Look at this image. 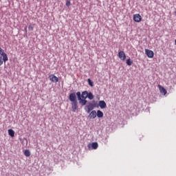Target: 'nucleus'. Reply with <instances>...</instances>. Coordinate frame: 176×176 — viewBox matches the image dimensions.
Returning a JSON list of instances; mask_svg holds the SVG:
<instances>
[{
  "instance_id": "f257e3e1",
  "label": "nucleus",
  "mask_w": 176,
  "mask_h": 176,
  "mask_svg": "<svg viewBox=\"0 0 176 176\" xmlns=\"http://www.w3.org/2000/svg\"><path fill=\"white\" fill-rule=\"evenodd\" d=\"M68 100L71 102L72 111L73 112H76L79 108L76 94L75 92L70 93L68 97Z\"/></svg>"
},
{
  "instance_id": "f03ea898",
  "label": "nucleus",
  "mask_w": 176,
  "mask_h": 176,
  "mask_svg": "<svg viewBox=\"0 0 176 176\" xmlns=\"http://www.w3.org/2000/svg\"><path fill=\"white\" fill-rule=\"evenodd\" d=\"M9 58H8V54L5 53V51L2 50V48L0 47V66L2 65V64H6V61H8Z\"/></svg>"
},
{
  "instance_id": "7ed1b4c3",
  "label": "nucleus",
  "mask_w": 176,
  "mask_h": 176,
  "mask_svg": "<svg viewBox=\"0 0 176 176\" xmlns=\"http://www.w3.org/2000/svg\"><path fill=\"white\" fill-rule=\"evenodd\" d=\"M93 109H94V106L91 102H88V105L85 107V111L87 113H90Z\"/></svg>"
},
{
  "instance_id": "20e7f679",
  "label": "nucleus",
  "mask_w": 176,
  "mask_h": 176,
  "mask_svg": "<svg viewBox=\"0 0 176 176\" xmlns=\"http://www.w3.org/2000/svg\"><path fill=\"white\" fill-rule=\"evenodd\" d=\"M76 97H79L81 98H87V91H83L82 93L80 91H78L76 94Z\"/></svg>"
},
{
  "instance_id": "39448f33",
  "label": "nucleus",
  "mask_w": 176,
  "mask_h": 176,
  "mask_svg": "<svg viewBox=\"0 0 176 176\" xmlns=\"http://www.w3.org/2000/svg\"><path fill=\"white\" fill-rule=\"evenodd\" d=\"M145 54L148 57V58H153V57H155V52L148 49L145 50Z\"/></svg>"
},
{
  "instance_id": "423d86ee",
  "label": "nucleus",
  "mask_w": 176,
  "mask_h": 176,
  "mask_svg": "<svg viewBox=\"0 0 176 176\" xmlns=\"http://www.w3.org/2000/svg\"><path fill=\"white\" fill-rule=\"evenodd\" d=\"M88 149H97L98 148V143L97 142H92L91 144L89 143L87 145Z\"/></svg>"
},
{
  "instance_id": "0eeeda50",
  "label": "nucleus",
  "mask_w": 176,
  "mask_h": 176,
  "mask_svg": "<svg viewBox=\"0 0 176 176\" xmlns=\"http://www.w3.org/2000/svg\"><path fill=\"white\" fill-rule=\"evenodd\" d=\"M48 78L50 80H51V82H53L54 83H57V82H58V77L54 76V74L50 75Z\"/></svg>"
},
{
  "instance_id": "6e6552de",
  "label": "nucleus",
  "mask_w": 176,
  "mask_h": 176,
  "mask_svg": "<svg viewBox=\"0 0 176 176\" xmlns=\"http://www.w3.org/2000/svg\"><path fill=\"white\" fill-rule=\"evenodd\" d=\"M142 20V17L140 14H136L133 15V21H135V23H140Z\"/></svg>"
},
{
  "instance_id": "1a4fd4ad",
  "label": "nucleus",
  "mask_w": 176,
  "mask_h": 176,
  "mask_svg": "<svg viewBox=\"0 0 176 176\" xmlns=\"http://www.w3.org/2000/svg\"><path fill=\"white\" fill-rule=\"evenodd\" d=\"M77 98L79 101V104H80V105H82V107H85V105H86V104H87V100H86L85 98H79V97H77Z\"/></svg>"
},
{
  "instance_id": "9d476101",
  "label": "nucleus",
  "mask_w": 176,
  "mask_h": 176,
  "mask_svg": "<svg viewBox=\"0 0 176 176\" xmlns=\"http://www.w3.org/2000/svg\"><path fill=\"white\" fill-rule=\"evenodd\" d=\"M88 118L89 119H96V118H97V111H96V110H92L88 116Z\"/></svg>"
},
{
  "instance_id": "9b49d317",
  "label": "nucleus",
  "mask_w": 176,
  "mask_h": 176,
  "mask_svg": "<svg viewBox=\"0 0 176 176\" xmlns=\"http://www.w3.org/2000/svg\"><path fill=\"white\" fill-rule=\"evenodd\" d=\"M118 57L120 60H126V54H124V52L123 51H120L118 52Z\"/></svg>"
},
{
  "instance_id": "f8f14e48",
  "label": "nucleus",
  "mask_w": 176,
  "mask_h": 176,
  "mask_svg": "<svg viewBox=\"0 0 176 176\" xmlns=\"http://www.w3.org/2000/svg\"><path fill=\"white\" fill-rule=\"evenodd\" d=\"M98 106L101 109H105L107 108V103L104 100H100L98 102Z\"/></svg>"
},
{
  "instance_id": "ddd939ff",
  "label": "nucleus",
  "mask_w": 176,
  "mask_h": 176,
  "mask_svg": "<svg viewBox=\"0 0 176 176\" xmlns=\"http://www.w3.org/2000/svg\"><path fill=\"white\" fill-rule=\"evenodd\" d=\"M158 87L162 94H164V96H166L167 94V90H166L163 86L158 85Z\"/></svg>"
},
{
  "instance_id": "4468645a",
  "label": "nucleus",
  "mask_w": 176,
  "mask_h": 176,
  "mask_svg": "<svg viewBox=\"0 0 176 176\" xmlns=\"http://www.w3.org/2000/svg\"><path fill=\"white\" fill-rule=\"evenodd\" d=\"M96 116L99 118H104V113L100 110H98L96 112Z\"/></svg>"
},
{
  "instance_id": "2eb2a0df",
  "label": "nucleus",
  "mask_w": 176,
  "mask_h": 176,
  "mask_svg": "<svg viewBox=\"0 0 176 176\" xmlns=\"http://www.w3.org/2000/svg\"><path fill=\"white\" fill-rule=\"evenodd\" d=\"M87 97L89 100H93L94 98V95H93V93L87 91Z\"/></svg>"
},
{
  "instance_id": "dca6fc26",
  "label": "nucleus",
  "mask_w": 176,
  "mask_h": 176,
  "mask_svg": "<svg viewBox=\"0 0 176 176\" xmlns=\"http://www.w3.org/2000/svg\"><path fill=\"white\" fill-rule=\"evenodd\" d=\"M24 155L25 156H26V157H30V156H31V152L30 151V150L26 149L24 151Z\"/></svg>"
},
{
  "instance_id": "f3484780",
  "label": "nucleus",
  "mask_w": 176,
  "mask_h": 176,
  "mask_svg": "<svg viewBox=\"0 0 176 176\" xmlns=\"http://www.w3.org/2000/svg\"><path fill=\"white\" fill-rule=\"evenodd\" d=\"M8 135H10V137H14V130L12 129H8Z\"/></svg>"
},
{
  "instance_id": "a211bd4d",
  "label": "nucleus",
  "mask_w": 176,
  "mask_h": 176,
  "mask_svg": "<svg viewBox=\"0 0 176 176\" xmlns=\"http://www.w3.org/2000/svg\"><path fill=\"white\" fill-rule=\"evenodd\" d=\"M88 85L91 87H93L94 86V82L91 80V79L88 78L87 79Z\"/></svg>"
},
{
  "instance_id": "6ab92c4d",
  "label": "nucleus",
  "mask_w": 176,
  "mask_h": 176,
  "mask_svg": "<svg viewBox=\"0 0 176 176\" xmlns=\"http://www.w3.org/2000/svg\"><path fill=\"white\" fill-rule=\"evenodd\" d=\"M126 65H129V66L133 65V60H131V58H129L126 60Z\"/></svg>"
},
{
  "instance_id": "aec40b11",
  "label": "nucleus",
  "mask_w": 176,
  "mask_h": 176,
  "mask_svg": "<svg viewBox=\"0 0 176 176\" xmlns=\"http://www.w3.org/2000/svg\"><path fill=\"white\" fill-rule=\"evenodd\" d=\"M91 104L94 105V108H98V103L96 100H93Z\"/></svg>"
},
{
  "instance_id": "412c9836",
  "label": "nucleus",
  "mask_w": 176,
  "mask_h": 176,
  "mask_svg": "<svg viewBox=\"0 0 176 176\" xmlns=\"http://www.w3.org/2000/svg\"><path fill=\"white\" fill-rule=\"evenodd\" d=\"M66 6H67V8H69L71 6V1L70 0H67L66 1Z\"/></svg>"
},
{
  "instance_id": "4be33fe9",
  "label": "nucleus",
  "mask_w": 176,
  "mask_h": 176,
  "mask_svg": "<svg viewBox=\"0 0 176 176\" xmlns=\"http://www.w3.org/2000/svg\"><path fill=\"white\" fill-rule=\"evenodd\" d=\"M29 31H34V27L31 25L28 26Z\"/></svg>"
},
{
  "instance_id": "5701e85b",
  "label": "nucleus",
  "mask_w": 176,
  "mask_h": 176,
  "mask_svg": "<svg viewBox=\"0 0 176 176\" xmlns=\"http://www.w3.org/2000/svg\"><path fill=\"white\" fill-rule=\"evenodd\" d=\"M25 31H26V32H27V27L25 28Z\"/></svg>"
}]
</instances>
